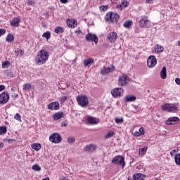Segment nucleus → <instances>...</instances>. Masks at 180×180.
<instances>
[{
    "mask_svg": "<svg viewBox=\"0 0 180 180\" xmlns=\"http://www.w3.org/2000/svg\"><path fill=\"white\" fill-rule=\"evenodd\" d=\"M49 57L50 55L49 54V52L41 49L38 52L35 58V64L37 65H43V64H46V63H47Z\"/></svg>",
    "mask_w": 180,
    "mask_h": 180,
    "instance_id": "obj_1",
    "label": "nucleus"
},
{
    "mask_svg": "<svg viewBox=\"0 0 180 180\" xmlns=\"http://www.w3.org/2000/svg\"><path fill=\"white\" fill-rule=\"evenodd\" d=\"M178 103H165L162 106V109L165 112H169V113H176L179 110Z\"/></svg>",
    "mask_w": 180,
    "mask_h": 180,
    "instance_id": "obj_2",
    "label": "nucleus"
},
{
    "mask_svg": "<svg viewBox=\"0 0 180 180\" xmlns=\"http://www.w3.org/2000/svg\"><path fill=\"white\" fill-rule=\"evenodd\" d=\"M104 19L105 22H108L109 23H117L119 15L116 13L108 12L105 15Z\"/></svg>",
    "mask_w": 180,
    "mask_h": 180,
    "instance_id": "obj_3",
    "label": "nucleus"
},
{
    "mask_svg": "<svg viewBox=\"0 0 180 180\" xmlns=\"http://www.w3.org/2000/svg\"><path fill=\"white\" fill-rule=\"evenodd\" d=\"M111 162L112 164L118 165V167H121L122 169H123L124 168V165H126V162H124V158L120 155H117L114 157Z\"/></svg>",
    "mask_w": 180,
    "mask_h": 180,
    "instance_id": "obj_4",
    "label": "nucleus"
},
{
    "mask_svg": "<svg viewBox=\"0 0 180 180\" xmlns=\"http://www.w3.org/2000/svg\"><path fill=\"white\" fill-rule=\"evenodd\" d=\"M76 99L77 101L78 105H79V106H82V108H85V106H88V103H89L88 101V97H86V96H77Z\"/></svg>",
    "mask_w": 180,
    "mask_h": 180,
    "instance_id": "obj_5",
    "label": "nucleus"
},
{
    "mask_svg": "<svg viewBox=\"0 0 180 180\" xmlns=\"http://www.w3.org/2000/svg\"><path fill=\"white\" fill-rule=\"evenodd\" d=\"M129 81H130L129 77L126 75H122V76L119 77L118 85H120V86H124V85L129 84Z\"/></svg>",
    "mask_w": 180,
    "mask_h": 180,
    "instance_id": "obj_6",
    "label": "nucleus"
},
{
    "mask_svg": "<svg viewBox=\"0 0 180 180\" xmlns=\"http://www.w3.org/2000/svg\"><path fill=\"white\" fill-rule=\"evenodd\" d=\"M123 92H124L123 89L115 88L111 91V95L113 98H120V96H123Z\"/></svg>",
    "mask_w": 180,
    "mask_h": 180,
    "instance_id": "obj_7",
    "label": "nucleus"
},
{
    "mask_svg": "<svg viewBox=\"0 0 180 180\" xmlns=\"http://www.w3.org/2000/svg\"><path fill=\"white\" fill-rule=\"evenodd\" d=\"M147 65L149 68H154L157 65V58L154 56H150L147 60Z\"/></svg>",
    "mask_w": 180,
    "mask_h": 180,
    "instance_id": "obj_8",
    "label": "nucleus"
},
{
    "mask_svg": "<svg viewBox=\"0 0 180 180\" xmlns=\"http://www.w3.org/2000/svg\"><path fill=\"white\" fill-rule=\"evenodd\" d=\"M139 26L143 29L151 27V21L146 18H143L139 21Z\"/></svg>",
    "mask_w": 180,
    "mask_h": 180,
    "instance_id": "obj_9",
    "label": "nucleus"
},
{
    "mask_svg": "<svg viewBox=\"0 0 180 180\" xmlns=\"http://www.w3.org/2000/svg\"><path fill=\"white\" fill-rule=\"evenodd\" d=\"M49 140L51 143L58 144L61 141V136L57 133L53 134L49 136Z\"/></svg>",
    "mask_w": 180,
    "mask_h": 180,
    "instance_id": "obj_10",
    "label": "nucleus"
},
{
    "mask_svg": "<svg viewBox=\"0 0 180 180\" xmlns=\"http://www.w3.org/2000/svg\"><path fill=\"white\" fill-rule=\"evenodd\" d=\"M9 101V94L4 91L0 94V104L4 105Z\"/></svg>",
    "mask_w": 180,
    "mask_h": 180,
    "instance_id": "obj_11",
    "label": "nucleus"
},
{
    "mask_svg": "<svg viewBox=\"0 0 180 180\" xmlns=\"http://www.w3.org/2000/svg\"><path fill=\"white\" fill-rule=\"evenodd\" d=\"M86 40L87 41H94V43L96 44L98 41V37L94 34H87L86 35Z\"/></svg>",
    "mask_w": 180,
    "mask_h": 180,
    "instance_id": "obj_12",
    "label": "nucleus"
},
{
    "mask_svg": "<svg viewBox=\"0 0 180 180\" xmlns=\"http://www.w3.org/2000/svg\"><path fill=\"white\" fill-rule=\"evenodd\" d=\"M49 110H58L60 109V103L57 101L52 102L48 105Z\"/></svg>",
    "mask_w": 180,
    "mask_h": 180,
    "instance_id": "obj_13",
    "label": "nucleus"
},
{
    "mask_svg": "<svg viewBox=\"0 0 180 180\" xmlns=\"http://www.w3.org/2000/svg\"><path fill=\"white\" fill-rule=\"evenodd\" d=\"M107 39L110 43H115L117 39V34L116 32H110L107 35Z\"/></svg>",
    "mask_w": 180,
    "mask_h": 180,
    "instance_id": "obj_14",
    "label": "nucleus"
},
{
    "mask_svg": "<svg viewBox=\"0 0 180 180\" xmlns=\"http://www.w3.org/2000/svg\"><path fill=\"white\" fill-rule=\"evenodd\" d=\"M115 70V67L112 66L110 68L108 67H103L101 70V75H106V74H109L110 72H112Z\"/></svg>",
    "mask_w": 180,
    "mask_h": 180,
    "instance_id": "obj_15",
    "label": "nucleus"
},
{
    "mask_svg": "<svg viewBox=\"0 0 180 180\" xmlns=\"http://www.w3.org/2000/svg\"><path fill=\"white\" fill-rule=\"evenodd\" d=\"M67 25L68 27H70L71 29H75V27H77L78 25V22L77 21V20L68 19Z\"/></svg>",
    "mask_w": 180,
    "mask_h": 180,
    "instance_id": "obj_16",
    "label": "nucleus"
},
{
    "mask_svg": "<svg viewBox=\"0 0 180 180\" xmlns=\"http://www.w3.org/2000/svg\"><path fill=\"white\" fill-rule=\"evenodd\" d=\"M179 118L178 117H171L167 120H166V124H176L179 123Z\"/></svg>",
    "mask_w": 180,
    "mask_h": 180,
    "instance_id": "obj_17",
    "label": "nucleus"
},
{
    "mask_svg": "<svg viewBox=\"0 0 180 180\" xmlns=\"http://www.w3.org/2000/svg\"><path fill=\"white\" fill-rule=\"evenodd\" d=\"M86 120L90 124H98L99 123V119L91 116H87Z\"/></svg>",
    "mask_w": 180,
    "mask_h": 180,
    "instance_id": "obj_18",
    "label": "nucleus"
},
{
    "mask_svg": "<svg viewBox=\"0 0 180 180\" xmlns=\"http://www.w3.org/2000/svg\"><path fill=\"white\" fill-rule=\"evenodd\" d=\"M147 176L141 174V173H137L133 175V180H144Z\"/></svg>",
    "mask_w": 180,
    "mask_h": 180,
    "instance_id": "obj_19",
    "label": "nucleus"
},
{
    "mask_svg": "<svg viewBox=\"0 0 180 180\" xmlns=\"http://www.w3.org/2000/svg\"><path fill=\"white\" fill-rule=\"evenodd\" d=\"M127 6H129V2L127 0H122L121 4L117 6V8L122 11L124 8H127Z\"/></svg>",
    "mask_w": 180,
    "mask_h": 180,
    "instance_id": "obj_20",
    "label": "nucleus"
},
{
    "mask_svg": "<svg viewBox=\"0 0 180 180\" xmlns=\"http://www.w3.org/2000/svg\"><path fill=\"white\" fill-rule=\"evenodd\" d=\"M19 23H20V18H14L11 21V26H13V27H18Z\"/></svg>",
    "mask_w": 180,
    "mask_h": 180,
    "instance_id": "obj_21",
    "label": "nucleus"
},
{
    "mask_svg": "<svg viewBox=\"0 0 180 180\" xmlns=\"http://www.w3.org/2000/svg\"><path fill=\"white\" fill-rule=\"evenodd\" d=\"M94 59L92 58H86L83 60V64L84 67H91V64H94Z\"/></svg>",
    "mask_w": 180,
    "mask_h": 180,
    "instance_id": "obj_22",
    "label": "nucleus"
},
{
    "mask_svg": "<svg viewBox=\"0 0 180 180\" xmlns=\"http://www.w3.org/2000/svg\"><path fill=\"white\" fill-rule=\"evenodd\" d=\"M64 116V112H58L53 115V120H60Z\"/></svg>",
    "mask_w": 180,
    "mask_h": 180,
    "instance_id": "obj_23",
    "label": "nucleus"
},
{
    "mask_svg": "<svg viewBox=\"0 0 180 180\" xmlns=\"http://www.w3.org/2000/svg\"><path fill=\"white\" fill-rule=\"evenodd\" d=\"M133 25V21L131 20H127L123 23L124 27L125 29H131V25Z\"/></svg>",
    "mask_w": 180,
    "mask_h": 180,
    "instance_id": "obj_24",
    "label": "nucleus"
},
{
    "mask_svg": "<svg viewBox=\"0 0 180 180\" xmlns=\"http://www.w3.org/2000/svg\"><path fill=\"white\" fill-rule=\"evenodd\" d=\"M160 77L162 78V79H165V78H167V68H162L160 72Z\"/></svg>",
    "mask_w": 180,
    "mask_h": 180,
    "instance_id": "obj_25",
    "label": "nucleus"
},
{
    "mask_svg": "<svg viewBox=\"0 0 180 180\" xmlns=\"http://www.w3.org/2000/svg\"><path fill=\"white\" fill-rule=\"evenodd\" d=\"M155 51L156 53H162L164 51V46L160 45V44H157L155 46Z\"/></svg>",
    "mask_w": 180,
    "mask_h": 180,
    "instance_id": "obj_26",
    "label": "nucleus"
},
{
    "mask_svg": "<svg viewBox=\"0 0 180 180\" xmlns=\"http://www.w3.org/2000/svg\"><path fill=\"white\" fill-rule=\"evenodd\" d=\"M125 102H134L136 101V96H127L124 98Z\"/></svg>",
    "mask_w": 180,
    "mask_h": 180,
    "instance_id": "obj_27",
    "label": "nucleus"
},
{
    "mask_svg": "<svg viewBox=\"0 0 180 180\" xmlns=\"http://www.w3.org/2000/svg\"><path fill=\"white\" fill-rule=\"evenodd\" d=\"M31 147L33 150H35V151H39V150L41 148V145H40V143H33L31 145Z\"/></svg>",
    "mask_w": 180,
    "mask_h": 180,
    "instance_id": "obj_28",
    "label": "nucleus"
},
{
    "mask_svg": "<svg viewBox=\"0 0 180 180\" xmlns=\"http://www.w3.org/2000/svg\"><path fill=\"white\" fill-rule=\"evenodd\" d=\"M15 56H17L18 57H22V56H23V54H25V52H23V51L20 49H17L15 51Z\"/></svg>",
    "mask_w": 180,
    "mask_h": 180,
    "instance_id": "obj_29",
    "label": "nucleus"
},
{
    "mask_svg": "<svg viewBox=\"0 0 180 180\" xmlns=\"http://www.w3.org/2000/svg\"><path fill=\"white\" fill-rule=\"evenodd\" d=\"M6 40L8 43H11V41H13V40H15V37L12 34H8L6 38Z\"/></svg>",
    "mask_w": 180,
    "mask_h": 180,
    "instance_id": "obj_30",
    "label": "nucleus"
},
{
    "mask_svg": "<svg viewBox=\"0 0 180 180\" xmlns=\"http://www.w3.org/2000/svg\"><path fill=\"white\" fill-rule=\"evenodd\" d=\"M31 88H32V84L29 83H26L22 86L23 91H30Z\"/></svg>",
    "mask_w": 180,
    "mask_h": 180,
    "instance_id": "obj_31",
    "label": "nucleus"
},
{
    "mask_svg": "<svg viewBox=\"0 0 180 180\" xmlns=\"http://www.w3.org/2000/svg\"><path fill=\"white\" fill-rule=\"evenodd\" d=\"M115 131L112 130L109 131L105 136V139H110L115 136Z\"/></svg>",
    "mask_w": 180,
    "mask_h": 180,
    "instance_id": "obj_32",
    "label": "nucleus"
},
{
    "mask_svg": "<svg viewBox=\"0 0 180 180\" xmlns=\"http://www.w3.org/2000/svg\"><path fill=\"white\" fill-rule=\"evenodd\" d=\"M147 153V147L139 148V155L143 157Z\"/></svg>",
    "mask_w": 180,
    "mask_h": 180,
    "instance_id": "obj_33",
    "label": "nucleus"
},
{
    "mask_svg": "<svg viewBox=\"0 0 180 180\" xmlns=\"http://www.w3.org/2000/svg\"><path fill=\"white\" fill-rule=\"evenodd\" d=\"M55 33H57V34L64 33V29L62 27H56L55 28Z\"/></svg>",
    "mask_w": 180,
    "mask_h": 180,
    "instance_id": "obj_34",
    "label": "nucleus"
},
{
    "mask_svg": "<svg viewBox=\"0 0 180 180\" xmlns=\"http://www.w3.org/2000/svg\"><path fill=\"white\" fill-rule=\"evenodd\" d=\"M96 146L95 145H89L86 146V151H95Z\"/></svg>",
    "mask_w": 180,
    "mask_h": 180,
    "instance_id": "obj_35",
    "label": "nucleus"
},
{
    "mask_svg": "<svg viewBox=\"0 0 180 180\" xmlns=\"http://www.w3.org/2000/svg\"><path fill=\"white\" fill-rule=\"evenodd\" d=\"M32 169H33V171H41V167H40V166H39V165L35 164L32 167Z\"/></svg>",
    "mask_w": 180,
    "mask_h": 180,
    "instance_id": "obj_36",
    "label": "nucleus"
},
{
    "mask_svg": "<svg viewBox=\"0 0 180 180\" xmlns=\"http://www.w3.org/2000/svg\"><path fill=\"white\" fill-rule=\"evenodd\" d=\"M175 162L177 164V165H180V154L177 153L176 154L174 157Z\"/></svg>",
    "mask_w": 180,
    "mask_h": 180,
    "instance_id": "obj_37",
    "label": "nucleus"
},
{
    "mask_svg": "<svg viewBox=\"0 0 180 180\" xmlns=\"http://www.w3.org/2000/svg\"><path fill=\"white\" fill-rule=\"evenodd\" d=\"M42 37H45L46 40H49V39L51 37V34H50V32H46L43 34Z\"/></svg>",
    "mask_w": 180,
    "mask_h": 180,
    "instance_id": "obj_38",
    "label": "nucleus"
},
{
    "mask_svg": "<svg viewBox=\"0 0 180 180\" xmlns=\"http://www.w3.org/2000/svg\"><path fill=\"white\" fill-rule=\"evenodd\" d=\"M11 67V63L9 61H5L2 63V68H8Z\"/></svg>",
    "mask_w": 180,
    "mask_h": 180,
    "instance_id": "obj_39",
    "label": "nucleus"
},
{
    "mask_svg": "<svg viewBox=\"0 0 180 180\" xmlns=\"http://www.w3.org/2000/svg\"><path fill=\"white\" fill-rule=\"evenodd\" d=\"M6 133V127H0V136Z\"/></svg>",
    "mask_w": 180,
    "mask_h": 180,
    "instance_id": "obj_40",
    "label": "nucleus"
},
{
    "mask_svg": "<svg viewBox=\"0 0 180 180\" xmlns=\"http://www.w3.org/2000/svg\"><path fill=\"white\" fill-rule=\"evenodd\" d=\"M67 99H68V96H61L59 98L60 103H64Z\"/></svg>",
    "mask_w": 180,
    "mask_h": 180,
    "instance_id": "obj_41",
    "label": "nucleus"
},
{
    "mask_svg": "<svg viewBox=\"0 0 180 180\" xmlns=\"http://www.w3.org/2000/svg\"><path fill=\"white\" fill-rule=\"evenodd\" d=\"M68 142L69 143V144H72V143L75 142V138L72 137V136H70L68 138Z\"/></svg>",
    "mask_w": 180,
    "mask_h": 180,
    "instance_id": "obj_42",
    "label": "nucleus"
},
{
    "mask_svg": "<svg viewBox=\"0 0 180 180\" xmlns=\"http://www.w3.org/2000/svg\"><path fill=\"white\" fill-rule=\"evenodd\" d=\"M108 8H109V6H108V5L101 6H100V11H102L103 12H105V11H108Z\"/></svg>",
    "mask_w": 180,
    "mask_h": 180,
    "instance_id": "obj_43",
    "label": "nucleus"
},
{
    "mask_svg": "<svg viewBox=\"0 0 180 180\" xmlns=\"http://www.w3.org/2000/svg\"><path fill=\"white\" fill-rule=\"evenodd\" d=\"M14 119H15V120H18V122H22L20 115L18 113L15 114Z\"/></svg>",
    "mask_w": 180,
    "mask_h": 180,
    "instance_id": "obj_44",
    "label": "nucleus"
},
{
    "mask_svg": "<svg viewBox=\"0 0 180 180\" xmlns=\"http://www.w3.org/2000/svg\"><path fill=\"white\" fill-rule=\"evenodd\" d=\"M115 122L117 123L118 124L120 123H123V117L115 118Z\"/></svg>",
    "mask_w": 180,
    "mask_h": 180,
    "instance_id": "obj_45",
    "label": "nucleus"
},
{
    "mask_svg": "<svg viewBox=\"0 0 180 180\" xmlns=\"http://www.w3.org/2000/svg\"><path fill=\"white\" fill-rule=\"evenodd\" d=\"M6 33V30L5 29H0V37L4 36Z\"/></svg>",
    "mask_w": 180,
    "mask_h": 180,
    "instance_id": "obj_46",
    "label": "nucleus"
},
{
    "mask_svg": "<svg viewBox=\"0 0 180 180\" xmlns=\"http://www.w3.org/2000/svg\"><path fill=\"white\" fill-rule=\"evenodd\" d=\"M134 136H135L136 137H140V136H141V134H140L139 131H136L134 133Z\"/></svg>",
    "mask_w": 180,
    "mask_h": 180,
    "instance_id": "obj_47",
    "label": "nucleus"
},
{
    "mask_svg": "<svg viewBox=\"0 0 180 180\" xmlns=\"http://www.w3.org/2000/svg\"><path fill=\"white\" fill-rule=\"evenodd\" d=\"M139 133H140V134H141V136H143V134H144V128L141 127V128L139 129Z\"/></svg>",
    "mask_w": 180,
    "mask_h": 180,
    "instance_id": "obj_48",
    "label": "nucleus"
},
{
    "mask_svg": "<svg viewBox=\"0 0 180 180\" xmlns=\"http://www.w3.org/2000/svg\"><path fill=\"white\" fill-rule=\"evenodd\" d=\"M27 4H28V5L32 6L34 5V1H33L32 0H28Z\"/></svg>",
    "mask_w": 180,
    "mask_h": 180,
    "instance_id": "obj_49",
    "label": "nucleus"
},
{
    "mask_svg": "<svg viewBox=\"0 0 180 180\" xmlns=\"http://www.w3.org/2000/svg\"><path fill=\"white\" fill-rule=\"evenodd\" d=\"M68 124V121H64L61 123V126H64L65 127H67V125Z\"/></svg>",
    "mask_w": 180,
    "mask_h": 180,
    "instance_id": "obj_50",
    "label": "nucleus"
},
{
    "mask_svg": "<svg viewBox=\"0 0 180 180\" xmlns=\"http://www.w3.org/2000/svg\"><path fill=\"white\" fill-rule=\"evenodd\" d=\"M175 82L177 85H180V79L179 78H176Z\"/></svg>",
    "mask_w": 180,
    "mask_h": 180,
    "instance_id": "obj_51",
    "label": "nucleus"
},
{
    "mask_svg": "<svg viewBox=\"0 0 180 180\" xmlns=\"http://www.w3.org/2000/svg\"><path fill=\"white\" fill-rule=\"evenodd\" d=\"M176 152V150H172L171 152H170V155L172 157V156H174V153H175Z\"/></svg>",
    "mask_w": 180,
    "mask_h": 180,
    "instance_id": "obj_52",
    "label": "nucleus"
},
{
    "mask_svg": "<svg viewBox=\"0 0 180 180\" xmlns=\"http://www.w3.org/2000/svg\"><path fill=\"white\" fill-rule=\"evenodd\" d=\"M4 89H5V86L1 85L0 86V92H1V91H4Z\"/></svg>",
    "mask_w": 180,
    "mask_h": 180,
    "instance_id": "obj_53",
    "label": "nucleus"
},
{
    "mask_svg": "<svg viewBox=\"0 0 180 180\" xmlns=\"http://www.w3.org/2000/svg\"><path fill=\"white\" fill-rule=\"evenodd\" d=\"M60 1L62 4H67V2H68V0H60Z\"/></svg>",
    "mask_w": 180,
    "mask_h": 180,
    "instance_id": "obj_54",
    "label": "nucleus"
},
{
    "mask_svg": "<svg viewBox=\"0 0 180 180\" xmlns=\"http://www.w3.org/2000/svg\"><path fill=\"white\" fill-rule=\"evenodd\" d=\"M4 148V143L0 142V150H2Z\"/></svg>",
    "mask_w": 180,
    "mask_h": 180,
    "instance_id": "obj_55",
    "label": "nucleus"
},
{
    "mask_svg": "<svg viewBox=\"0 0 180 180\" xmlns=\"http://www.w3.org/2000/svg\"><path fill=\"white\" fill-rule=\"evenodd\" d=\"M153 0H146V4H152Z\"/></svg>",
    "mask_w": 180,
    "mask_h": 180,
    "instance_id": "obj_56",
    "label": "nucleus"
},
{
    "mask_svg": "<svg viewBox=\"0 0 180 180\" xmlns=\"http://www.w3.org/2000/svg\"><path fill=\"white\" fill-rule=\"evenodd\" d=\"M42 180H50V179L49 177L44 178Z\"/></svg>",
    "mask_w": 180,
    "mask_h": 180,
    "instance_id": "obj_57",
    "label": "nucleus"
},
{
    "mask_svg": "<svg viewBox=\"0 0 180 180\" xmlns=\"http://www.w3.org/2000/svg\"><path fill=\"white\" fill-rule=\"evenodd\" d=\"M76 33H81V30L76 31Z\"/></svg>",
    "mask_w": 180,
    "mask_h": 180,
    "instance_id": "obj_58",
    "label": "nucleus"
},
{
    "mask_svg": "<svg viewBox=\"0 0 180 180\" xmlns=\"http://www.w3.org/2000/svg\"><path fill=\"white\" fill-rule=\"evenodd\" d=\"M178 46H180V41H178Z\"/></svg>",
    "mask_w": 180,
    "mask_h": 180,
    "instance_id": "obj_59",
    "label": "nucleus"
},
{
    "mask_svg": "<svg viewBox=\"0 0 180 180\" xmlns=\"http://www.w3.org/2000/svg\"><path fill=\"white\" fill-rule=\"evenodd\" d=\"M128 180H131L129 177H128Z\"/></svg>",
    "mask_w": 180,
    "mask_h": 180,
    "instance_id": "obj_60",
    "label": "nucleus"
}]
</instances>
